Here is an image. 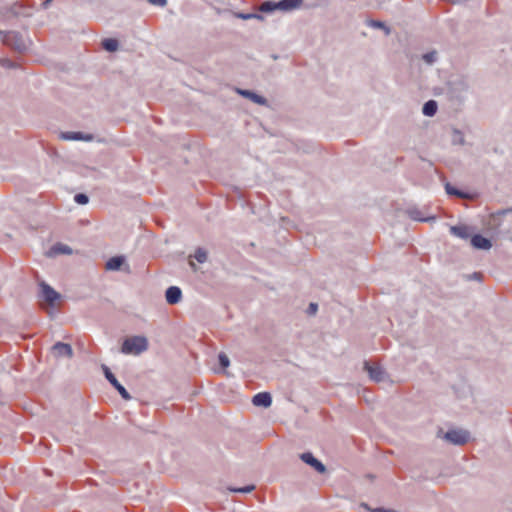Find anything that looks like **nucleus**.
<instances>
[{
  "mask_svg": "<svg viewBox=\"0 0 512 512\" xmlns=\"http://www.w3.org/2000/svg\"><path fill=\"white\" fill-rule=\"evenodd\" d=\"M149 347L148 339L145 336L137 335L126 338L121 346V353L125 355L138 356L147 351Z\"/></svg>",
  "mask_w": 512,
  "mask_h": 512,
  "instance_id": "f257e3e1",
  "label": "nucleus"
},
{
  "mask_svg": "<svg viewBox=\"0 0 512 512\" xmlns=\"http://www.w3.org/2000/svg\"><path fill=\"white\" fill-rule=\"evenodd\" d=\"M2 41L4 44L12 47L16 51L22 52L27 49L25 39L17 32L9 31L3 34Z\"/></svg>",
  "mask_w": 512,
  "mask_h": 512,
  "instance_id": "f03ea898",
  "label": "nucleus"
},
{
  "mask_svg": "<svg viewBox=\"0 0 512 512\" xmlns=\"http://www.w3.org/2000/svg\"><path fill=\"white\" fill-rule=\"evenodd\" d=\"M106 271H124L126 273L130 272V266L127 263L126 257L124 255H117L111 257L105 263Z\"/></svg>",
  "mask_w": 512,
  "mask_h": 512,
  "instance_id": "7ed1b4c3",
  "label": "nucleus"
},
{
  "mask_svg": "<svg viewBox=\"0 0 512 512\" xmlns=\"http://www.w3.org/2000/svg\"><path fill=\"white\" fill-rule=\"evenodd\" d=\"M39 297L41 300L46 302L49 306L53 307L55 302L61 298V295L56 292L52 287L48 284L42 282L40 284V293Z\"/></svg>",
  "mask_w": 512,
  "mask_h": 512,
  "instance_id": "20e7f679",
  "label": "nucleus"
},
{
  "mask_svg": "<svg viewBox=\"0 0 512 512\" xmlns=\"http://www.w3.org/2000/svg\"><path fill=\"white\" fill-rule=\"evenodd\" d=\"M364 370L368 373L370 379L375 382L379 383L388 380V375L385 370L377 364H370L369 362H365Z\"/></svg>",
  "mask_w": 512,
  "mask_h": 512,
  "instance_id": "39448f33",
  "label": "nucleus"
},
{
  "mask_svg": "<svg viewBox=\"0 0 512 512\" xmlns=\"http://www.w3.org/2000/svg\"><path fill=\"white\" fill-rule=\"evenodd\" d=\"M442 438L454 445H463L469 439V433L464 430H449L443 434Z\"/></svg>",
  "mask_w": 512,
  "mask_h": 512,
  "instance_id": "423d86ee",
  "label": "nucleus"
},
{
  "mask_svg": "<svg viewBox=\"0 0 512 512\" xmlns=\"http://www.w3.org/2000/svg\"><path fill=\"white\" fill-rule=\"evenodd\" d=\"M103 370H104L106 379L119 392V394L122 396V398L125 400H130L131 395L128 393V391L125 389V387L119 383V381L116 379L114 374L109 370V368L106 366H103Z\"/></svg>",
  "mask_w": 512,
  "mask_h": 512,
  "instance_id": "0eeeda50",
  "label": "nucleus"
},
{
  "mask_svg": "<svg viewBox=\"0 0 512 512\" xmlns=\"http://www.w3.org/2000/svg\"><path fill=\"white\" fill-rule=\"evenodd\" d=\"M60 138L65 141H86L90 142L94 139L92 134H85L82 132L67 131L61 132Z\"/></svg>",
  "mask_w": 512,
  "mask_h": 512,
  "instance_id": "6e6552de",
  "label": "nucleus"
},
{
  "mask_svg": "<svg viewBox=\"0 0 512 512\" xmlns=\"http://www.w3.org/2000/svg\"><path fill=\"white\" fill-rule=\"evenodd\" d=\"M300 459L305 462L306 464L310 465L311 467H313L318 473H325L326 472V467L325 465L320 462L318 459H316L312 453L310 452H306V453H302L300 455Z\"/></svg>",
  "mask_w": 512,
  "mask_h": 512,
  "instance_id": "1a4fd4ad",
  "label": "nucleus"
},
{
  "mask_svg": "<svg viewBox=\"0 0 512 512\" xmlns=\"http://www.w3.org/2000/svg\"><path fill=\"white\" fill-rule=\"evenodd\" d=\"M252 403L257 407L268 408L272 404V397L268 392H261L253 396Z\"/></svg>",
  "mask_w": 512,
  "mask_h": 512,
  "instance_id": "9d476101",
  "label": "nucleus"
},
{
  "mask_svg": "<svg viewBox=\"0 0 512 512\" xmlns=\"http://www.w3.org/2000/svg\"><path fill=\"white\" fill-rule=\"evenodd\" d=\"M165 298L169 304H177L182 298L181 289L177 286H170L165 292Z\"/></svg>",
  "mask_w": 512,
  "mask_h": 512,
  "instance_id": "9b49d317",
  "label": "nucleus"
},
{
  "mask_svg": "<svg viewBox=\"0 0 512 512\" xmlns=\"http://www.w3.org/2000/svg\"><path fill=\"white\" fill-rule=\"evenodd\" d=\"M237 93L239 95L243 96L244 98L251 100L252 102H254L256 104H259V105L267 104V100L263 96L258 95L253 91L245 90V89H237Z\"/></svg>",
  "mask_w": 512,
  "mask_h": 512,
  "instance_id": "f8f14e48",
  "label": "nucleus"
},
{
  "mask_svg": "<svg viewBox=\"0 0 512 512\" xmlns=\"http://www.w3.org/2000/svg\"><path fill=\"white\" fill-rule=\"evenodd\" d=\"M471 244L474 248L480 250H489L492 247L491 241L479 234L471 238Z\"/></svg>",
  "mask_w": 512,
  "mask_h": 512,
  "instance_id": "ddd939ff",
  "label": "nucleus"
},
{
  "mask_svg": "<svg viewBox=\"0 0 512 512\" xmlns=\"http://www.w3.org/2000/svg\"><path fill=\"white\" fill-rule=\"evenodd\" d=\"M52 349H53V352L55 353V355L58 357L66 356V357L70 358L73 355L71 346L66 343L57 342L56 344H54Z\"/></svg>",
  "mask_w": 512,
  "mask_h": 512,
  "instance_id": "4468645a",
  "label": "nucleus"
},
{
  "mask_svg": "<svg viewBox=\"0 0 512 512\" xmlns=\"http://www.w3.org/2000/svg\"><path fill=\"white\" fill-rule=\"evenodd\" d=\"M303 4V0H281L278 2L279 10L292 11L298 9Z\"/></svg>",
  "mask_w": 512,
  "mask_h": 512,
  "instance_id": "2eb2a0df",
  "label": "nucleus"
},
{
  "mask_svg": "<svg viewBox=\"0 0 512 512\" xmlns=\"http://www.w3.org/2000/svg\"><path fill=\"white\" fill-rule=\"evenodd\" d=\"M450 233L461 239H467L469 237V229L465 225L451 226Z\"/></svg>",
  "mask_w": 512,
  "mask_h": 512,
  "instance_id": "dca6fc26",
  "label": "nucleus"
},
{
  "mask_svg": "<svg viewBox=\"0 0 512 512\" xmlns=\"http://www.w3.org/2000/svg\"><path fill=\"white\" fill-rule=\"evenodd\" d=\"M437 108V102L435 100H429L423 105L422 113L425 116L432 117L436 114Z\"/></svg>",
  "mask_w": 512,
  "mask_h": 512,
  "instance_id": "f3484780",
  "label": "nucleus"
},
{
  "mask_svg": "<svg viewBox=\"0 0 512 512\" xmlns=\"http://www.w3.org/2000/svg\"><path fill=\"white\" fill-rule=\"evenodd\" d=\"M408 214H409L411 219L417 220V221H421V222H427V221L435 219V217H425V216H423L421 211L416 209V208L410 209L408 211Z\"/></svg>",
  "mask_w": 512,
  "mask_h": 512,
  "instance_id": "a211bd4d",
  "label": "nucleus"
},
{
  "mask_svg": "<svg viewBox=\"0 0 512 512\" xmlns=\"http://www.w3.org/2000/svg\"><path fill=\"white\" fill-rule=\"evenodd\" d=\"M451 142L453 145H464V143H465L464 134L458 129H453L452 135H451Z\"/></svg>",
  "mask_w": 512,
  "mask_h": 512,
  "instance_id": "6ab92c4d",
  "label": "nucleus"
},
{
  "mask_svg": "<svg viewBox=\"0 0 512 512\" xmlns=\"http://www.w3.org/2000/svg\"><path fill=\"white\" fill-rule=\"evenodd\" d=\"M102 46L105 50L109 52H115L118 49L119 44L116 39L107 38L103 40Z\"/></svg>",
  "mask_w": 512,
  "mask_h": 512,
  "instance_id": "aec40b11",
  "label": "nucleus"
},
{
  "mask_svg": "<svg viewBox=\"0 0 512 512\" xmlns=\"http://www.w3.org/2000/svg\"><path fill=\"white\" fill-rule=\"evenodd\" d=\"M275 10H279L278 2L274 1H265L260 6L261 12H272Z\"/></svg>",
  "mask_w": 512,
  "mask_h": 512,
  "instance_id": "412c9836",
  "label": "nucleus"
},
{
  "mask_svg": "<svg viewBox=\"0 0 512 512\" xmlns=\"http://www.w3.org/2000/svg\"><path fill=\"white\" fill-rule=\"evenodd\" d=\"M193 258L199 263H205L208 258L207 251L203 248H197L193 255Z\"/></svg>",
  "mask_w": 512,
  "mask_h": 512,
  "instance_id": "4be33fe9",
  "label": "nucleus"
},
{
  "mask_svg": "<svg viewBox=\"0 0 512 512\" xmlns=\"http://www.w3.org/2000/svg\"><path fill=\"white\" fill-rule=\"evenodd\" d=\"M54 254H71L72 249L64 244H56L51 250Z\"/></svg>",
  "mask_w": 512,
  "mask_h": 512,
  "instance_id": "5701e85b",
  "label": "nucleus"
},
{
  "mask_svg": "<svg viewBox=\"0 0 512 512\" xmlns=\"http://www.w3.org/2000/svg\"><path fill=\"white\" fill-rule=\"evenodd\" d=\"M422 59L429 65H432L433 63L436 62L437 60V52L435 51H431V52H428V53H425L423 56H422Z\"/></svg>",
  "mask_w": 512,
  "mask_h": 512,
  "instance_id": "b1692460",
  "label": "nucleus"
},
{
  "mask_svg": "<svg viewBox=\"0 0 512 512\" xmlns=\"http://www.w3.org/2000/svg\"><path fill=\"white\" fill-rule=\"evenodd\" d=\"M446 192L450 195H456L458 197H461V198H464L466 197L464 193L458 191L457 189H455L454 187H452L450 184H446Z\"/></svg>",
  "mask_w": 512,
  "mask_h": 512,
  "instance_id": "393cba45",
  "label": "nucleus"
},
{
  "mask_svg": "<svg viewBox=\"0 0 512 512\" xmlns=\"http://www.w3.org/2000/svg\"><path fill=\"white\" fill-rule=\"evenodd\" d=\"M74 200L76 203H78L80 205H85L88 203L89 198L86 194L79 193V194L75 195Z\"/></svg>",
  "mask_w": 512,
  "mask_h": 512,
  "instance_id": "a878e982",
  "label": "nucleus"
},
{
  "mask_svg": "<svg viewBox=\"0 0 512 512\" xmlns=\"http://www.w3.org/2000/svg\"><path fill=\"white\" fill-rule=\"evenodd\" d=\"M255 489L254 485H248L241 488H230V491L232 492H239V493H250Z\"/></svg>",
  "mask_w": 512,
  "mask_h": 512,
  "instance_id": "bb28decb",
  "label": "nucleus"
},
{
  "mask_svg": "<svg viewBox=\"0 0 512 512\" xmlns=\"http://www.w3.org/2000/svg\"><path fill=\"white\" fill-rule=\"evenodd\" d=\"M237 17L240 18V19H243V20H248V19H263V17L259 14H244V13H238L237 14Z\"/></svg>",
  "mask_w": 512,
  "mask_h": 512,
  "instance_id": "cd10ccee",
  "label": "nucleus"
},
{
  "mask_svg": "<svg viewBox=\"0 0 512 512\" xmlns=\"http://www.w3.org/2000/svg\"><path fill=\"white\" fill-rule=\"evenodd\" d=\"M219 363L223 368H227L230 365V360L228 356L224 353H220L218 356Z\"/></svg>",
  "mask_w": 512,
  "mask_h": 512,
  "instance_id": "c85d7f7f",
  "label": "nucleus"
},
{
  "mask_svg": "<svg viewBox=\"0 0 512 512\" xmlns=\"http://www.w3.org/2000/svg\"><path fill=\"white\" fill-rule=\"evenodd\" d=\"M368 25L373 28L382 29L384 27V23L377 20H371L368 22Z\"/></svg>",
  "mask_w": 512,
  "mask_h": 512,
  "instance_id": "c756f323",
  "label": "nucleus"
},
{
  "mask_svg": "<svg viewBox=\"0 0 512 512\" xmlns=\"http://www.w3.org/2000/svg\"><path fill=\"white\" fill-rule=\"evenodd\" d=\"M148 2L159 7H164L167 4V0H148Z\"/></svg>",
  "mask_w": 512,
  "mask_h": 512,
  "instance_id": "7c9ffc66",
  "label": "nucleus"
},
{
  "mask_svg": "<svg viewBox=\"0 0 512 512\" xmlns=\"http://www.w3.org/2000/svg\"><path fill=\"white\" fill-rule=\"evenodd\" d=\"M309 310L311 313H315L317 311V304L311 303L309 306Z\"/></svg>",
  "mask_w": 512,
  "mask_h": 512,
  "instance_id": "2f4dec72",
  "label": "nucleus"
},
{
  "mask_svg": "<svg viewBox=\"0 0 512 512\" xmlns=\"http://www.w3.org/2000/svg\"><path fill=\"white\" fill-rule=\"evenodd\" d=\"M382 30H384L386 35H389L391 33V29L388 26H386L385 24H384V27L382 28Z\"/></svg>",
  "mask_w": 512,
  "mask_h": 512,
  "instance_id": "473e14b6",
  "label": "nucleus"
},
{
  "mask_svg": "<svg viewBox=\"0 0 512 512\" xmlns=\"http://www.w3.org/2000/svg\"><path fill=\"white\" fill-rule=\"evenodd\" d=\"M52 1H53V0H45V1L43 2V6H44L45 8H47V7L52 3Z\"/></svg>",
  "mask_w": 512,
  "mask_h": 512,
  "instance_id": "72a5a7b5",
  "label": "nucleus"
},
{
  "mask_svg": "<svg viewBox=\"0 0 512 512\" xmlns=\"http://www.w3.org/2000/svg\"><path fill=\"white\" fill-rule=\"evenodd\" d=\"M189 265H190V267H191L194 271H196V270H197V267H196L195 263H194L192 260H190V261H189Z\"/></svg>",
  "mask_w": 512,
  "mask_h": 512,
  "instance_id": "f704fd0d",
  "label": "nucleus"
},
{
  "mask_svg": "<svg viewBox=\"0 0 512 512\" xmlns=\"http://www.w3.org/2000/svg\"><path fill=\"white\" fill-rule=\"evenodd\" d=\"M481 275L478 273H474L473 278L474 279H480Z\"/></svg>",
  "mask_w": 512,
  "mask_h": 512,
  "instance_id": "c9c22d12",
  "label": "nucleus"
},
{
  "mask_svg": "<svg viewBox=\"0 0 512 512\" xmlns=\"http://www.w3.org/2000/svg\"><path fill=\"white\" fill-rule=\"evenodd\" d=\"M3 65L9 66V61L8 60H3Z\"/></svg>",
  "mask_w": 512,
  "mask_h": 512,
  "instance_id": "e433bc0d",
  "label": "nucleus"
},
{
  "mask_svg": "<svg viewBox=\"0 0 512 512\" xmlns=\"http://www.w3.org/2000/svg\"><path fill=\"white\" fill-rule=\"evenodd\" d=\"M453 3L459 2V0H452Z\"/></svg>",
  "mask_w": 512,
  "mask_h": 512,
  "instance_id": "4c0bfd02",
  "label": "nucleus"
}]
</instances>
